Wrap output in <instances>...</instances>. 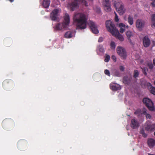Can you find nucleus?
I'll list each match as a JSON object with an SVG mask.
<instances>
[{"label": "nucleus", "instance_id": "obj_1", "mask_svg": "<svg viewBox=\"0 0 155 155\" xmlns=\"http://www.w3.org/2000/svg\"><path fill=\"white\" fill-rule=\"evenodd\" d=\"M73 19L77 29H84L86 28L87 19L85 14L82 13H75Z\"/></svg>", "mask_w": 155, "mask_h": 155}, {"label": "nucleus", "instance_id": "obj_2", "mask_svg": "<svg viewBox=\"0 0 155 155\" xmlns=\"http://www.w3.org/2000/svg\"><path fill=\"white\" fill-rule=\"evenodd\" d=\"M64 23L61 24L58 23L57 24L54 28V30H60L63 28H65L70 23L69 16L67 13H66L64 18Z\"/></svg>", "mask_w": 155, "mask_h": 155}, {"label": "nucleus", "instance_id": "obj_3", "mask_svg": "<svg viewBox=\"0 0 155 155\" xmlns=\"http://www.w3.org/2000/svg\"><path fill=\"white\" fill-rule=\"evenodd\" d=\"M105 24L107 29L108 31L112 35H115L117 30L113 22L110 20H107L106 21Z\"/></svg>", "mask_w": 155, "mask_h": 155}, {"label": "nucleus", "instance_id": "obj_4", "mask_svg": "<svg viewBox=\"0 0 155 155\" xmlns=\"http://www.w3.org/2000/svg\"><path fill=\"white\" fill-rule=\"evenodd\" d=\"M78 2H81L86 6H88L87 3L85 0H74L70 4V6L71 11H73L78 8Z\"/></svg>", "mask_w": 155, "mask_h": 155}, {"label": "nucleus", "instance_id": "obj_5", "mask_svg": "<svg viewBox=\"0 0 155 155\" xmlns=\"http://www.w3.org/2000/svg\"><path fill=\"white\" fill-rule=\"evenodd\" d=\"M143 102L150 110L153 111L155 110L153 103L150 99L144 98L143 100Z\"/></svg>", "mask_w": 155, "mask_h": 155}, {"label": "nucleus", "instance_id": "obj_6", "mask_svg": "<svg viewBox=\"0 0 155 155\" xmlns=\"http://www.w3.org/2000/svg\"><path fill=\"white\" fill-rule=\"evenodd\" d=\"M117 54L123 59H125L127 57V53L124 48L120 46L117 47Z\"/></svg>", "mask_w": 155, "mask_h": 155}, {"label": "nucleus", "instance_id": "obj_7", "mask_svg": "<svg viewBox=\"0 0 155 155\" xmlns=\"http://www.w3.org/2000/svg\"><path fill=\"white\" fill-rule=\"evenodd\" d=\"M89 25L93 33L95 34H98L99 33V31L97 28V26L95 22L92 21H90L89 22Z\"/></svg>", "mask_w": 155, "mask_h": 155}, {"label": "nucleus", "instance_id": "obj_8", "mask_svg": "<svg viewBox=\"0 0 155 155\" xmlns=\"http://www.w3.org/2000/svg\"><path fill=\"white\" fill-rule=\"evenodd\" d=\"M59 10L57 9L54 10L50 15V18L53 21H56L58 18Z\"/></svg>", "mask_w": 155, "mask_h": 155}, {"label": "nucleus", "instance_id": "obj_9", "mask_svg": "<svg viewBox=\"0 0 155 155\" xmlns=\"http://www.w3.org/2000/svg\"><path fill=\"white\" fill-rule=\"evenodd\" d=\"M13 84V82L10 79H6L2 83V85L4 89L10 87Z\"/></svg>", "mask_w": 155, "mask_h": 155}, {"label": "nucleus", "instance_id": "obj_10", "mask_svg": "<svg viewBox=\"0 0 155 155\" xmlns=\"http://www.w3.org/2000/svg\"><path fill=\"white\" fill-rule=\"evenodd\" d=\"M143 44L145 47H148L150 44V41L147 36H145L143 39Z\"/></svg>", "mask_w": 155, "mask_h": 155}, {"label": "nucleus", "instance_id": "obj_11", "mask_svg": "<svg viewBox=\"0 0 155 155\" xmlns=\"http://www.w3.org/2000/svg\"><path fill=\"white\" fill-rule=\"evenodd\" d=\"M145 22L144 21L140 19H138L136 21V26L137 28L141 29L144 26Z\"/></svg>", "mask_w": 155, "mask_h": 155}, {"label": "nucleus", "instance_id": "obj_12", "mask_svg": "<svg viewBox=\"0 0 155 155\" xmlns=\"http://www.w3.org/2000/svg\"><path fill=\"white\" fill-rule=\"evenodd\" d=\"M112 2H114V6L116 9L121 7V5H124L121 1L120 0H112Z\"/></svg>", "mask_w": 155, "mask_h": 155}, {"label": "nucleus", "instance_id": "obj_13", "mask_svg": "<svg viewBox=\"0 0 155 155\" xmlns=\"http://www.w3.org/2000/svg\"><path fill=\"white\" fill-rule=\"evenodd\" d=\"M110 88L113 91H117L121 89L120 86L117 84L111 83L110 85Z\"/></svg>", "mask_w": 155, "mask_h": 155}, {"label": "nucleus", "instance_id": "obj_14", "mask_svg": "<svg viewBox=\"0 0 155 155\" xmlns=\"http://www.w3.org/2000/svg\"><path fill=\"white\" fill-rule=\"evenodd\" d=\"M130 126L133 129H135L139 127V124L137 120L133 119L131 120Z\"/></svg>", "mask_w": 155, "mask_h": 155}, {"label": "nucleus", "instance_id": "obj_15", "mask_svg": "<svg viewBox=\"0 0 155 155\" xmlns=\"http://www.w3.org/2000/svg\"><path fill=\"white\" fill-rule=\"evenodd\" d=\"M147 144L150 148H152L155 146V140L152 138L149 139Z\"/></svg>", "mask_w": 155, "mask_h": 155}, {"label": "nucleus", "instance_id": "obj_16", "mask_svg": "<svg viewBox=\"0 0 155 155\" xmlns=\"http://www.w3.org/2000/svg\"><path fill=\"white\" fill-rule=\"evenodd\" d=\"M114 35L116 38H118L121 41H123L124 40L123 36L119 33L117 30L115 32V35Z\"/></svg>", "mask_w": 155, "mask_h": 155}, {"label": "nucleus", "instance_id": "obj_17", "mask_svg": "<svg viewBox=\"0 0 155 155\" xmlns=\"http://www.w3.org/2000/svg\"><path fill=\"white\" fill-rule=\"evenodd\" d=\"M116 10L117 12L120 15H123L125 12V9L124 5H121V7Z\"/></svg>", "mask_w": 155, "mask_h": 155}, {"label": "nucleus", "instance_id": "obj_18", "mask_svg": "<svg viewBox=\"0 0 155 155\" xmlns=\"http://www.w3.org/2000/svg\"><path fill=\"white\" fill-rule=\"evenodd\" d=\"M145 129L147 130L152 131L155 129V124H148L145 127Z\"/></svg>", "mask_w": 155, "mask_h": 155}, {"label": "nucleus", "instance_id": "obj_19", "mask_svg": "<svg viewBox=\"0 0 155 155\" xmlns=\"http://www.w3.org/2000/svg\"><path fill=\"white\" fill-rule=\"evenodd\" d=\"M126 35L130 43L132 44V42L130 39L131 37L133 36L132 33L130 31H128L126 32Z\"/></svg>", "mask_w": 155, "mask_h": 155}, {"label": "nucleus", "instance_id": "obj_20", "mask_svg": "<svg viewBox=\"0 0 155 155\" xmlns=\"http://www.w3.org/2000/svg\"><path fill=\"white\" fill-rule=\"evenodd\" d=\"M50 3V0H43L42 5L45 8H48L49 7Z\"/></svg>", "mask_w": 155, "mask_h": 155}, {"label": "nucleus", "instance_id": "obj_21", "mask_svg": "<svg viewBox=\"0 0 155 155\" xmlns=\"http://www.w3.org/2000/svg\"><path fill=\"white\" fill-rule=\"evenodd\" d=\"M112 71L114 76L117 77H120V74L118 70L114 69L112 70Z\"/></svg>", "mask_w": 155, "mask_h": 155}, {"label": "nucleus", "instance_id": "obj_22", "mask_svg": "<svg viewBox=\"0 0 155 155\" xmlns=\"http://www.w3.org/2000/svg\"><path fill=\"white\" fill-rule=\"evenodd\" d=\"M128 22L130 25H132L134 23V19L133 16L131 15H129L128 18Z\"/></svg>", "mask_w": 155, "mask_h": 155}, {"label": "nucleus", "instance_id": "obj_23", "mask_svg": "<svg viewBox=\"0 0 155 155\" xmlns=\"http://www.w3.org/2000/svg\"><path fill=\"white\" fill-rule=\"evenodd\" d=\"M12 121L10 119H5L4 120L2 123V125L3 126L5 125V124H8L11 122H12Z\"/></svg>", "mask_w": 155, "mask_h": 155}, {"label": "nucleus", "instance_id": "obj_24", "mask_svg": "<svg viewBox=\"0 0 155 155\" xmlns=\"http://www.w3.org/2000/svg\"><path fill=\"white\" fill-rule=\"evenodd\" d=\"M64 37L66 38H70L72 37V33L70 31L66 32L65 35Z\"/></svg>", "mask_w": 155, "mask_h": 155}, {"label": "nucleus", "instance_id": "obj_25", "mask_svg": "<svg viewBox=\"0 0 155 155\" xmlns=\"http://www.w3.org/2000/svg\"><path fill=\"white\" fill-rule=\"evenodd\" d=\"M104 9L107 12H110L111 10L110 6V4H108L107 5H105L104 6Z\"/></svg>", "mask_w": 155, "mask_h": 155}, {"label": "nucleus", "instance_id": "obj_26", "mask_svg": "<svg viewBox=\"0 0 155 155\" xmlns=\"http://www.w3.org/2000/svg\"><path fill=\"white\" fill-rule=\"evenodd\" d=\"M151 17L152 22V27L153 28H154V27H155V14H153Z\"/></svg>", "mask_w": 155, "mask_h": 155}, {"label": "nucleus", "instance_id": "obj_27", "mask_svg": "<svg viewBox=\"0 0 155 155\" xmlns=\"http://www.w3.org/2000/svg\"><path fill=\"white\" fill-rule=\"evenodd\" d=\"M149 86H150L151 87H150V92L152 94L155 95V87H153L151 86V84L150 83H149Z\"/></svg>", "mask_w": 155, "mask_h": 155}, {"label": "nucleus", "instance_id": "obj_28", "mask_svg": "<svg viewBox=\"0 0 155 155\" xmlns=\"http://www.w3.org/2000/svg\"><path fill=\"white\" fill-rule=\"evenodd\" d=\"M97 49L102 53H104V50L101 45H99L97 46Z\"/></svg>", "mask_w": 155, "mask_h": 155}, {"label": "nucleus", "instance_id": "obj_29", "mask_svg": "<svg viewBox=\"0 0 155 155\" xmlns=\"http://www.w3.org/2000/svg\"><path fill=\"white\" fill-rule=\"evenodd\" d=\"M123 82L126 84H128L130 82V80L127 77H124L123 78Z\"/></svg>", "mask_w": 155, "mask_h": 155}, {"label": "nucleus", "instance_id": "obj_30", "mask_svg": "<svg viewBox=\"0 0 155 155\" xmlns=\"http://www.w3.org/2000/svg\"><path fill=\"white\" fill-rule=\"evenodd\" d=\"M140 133L142 135L143 137H146L147 136V134L145 133L144 130L143 129H142L140 131Z\"/></svg>", "mask_w": 155, "mask_h": 155}, {"label": "nucleus", "instance_id": "obj_31", "mask_svg": "<svg viewBox=\"0 0 155 155\" xmlns=\"http://www.w3.org/2000/svg\"><path fill=\"white\" fill-rule=\"evenodd\" d=\"M139 74L138 70H134V77L135 78L137 77L139 75Z\"/></svg>", "mask_w": 155, "mask_h": 155}, {"label": "nucleus", "instance_id": "obj_32", "mask_svg": "<svg viewBox=\"0 0 155 155\" xmlns=\"http://www.w3.org/2000/svg\"><path fill=\"white\" fill-rule=\"evenodd\" d=\"M147 66L149 68L150 70H152L153 67V65L152 63H148L147 64Z\"/></svg>", "mask_w": 155, "mask_h": 155}, {"label": "nucleus", "instance_id": "obj_33", "mask_svg": "<svg viewBox=\"0 0 155 155\" xmlns=\"http://www.w3.org/2000/svg\"><path fill=\"white\" fill-rule=\"evenodd\" d=\"M110 59V56L108 55H106V56L104 59V61L107 62H108Z\"/></svg>", "mask_w": 155, "mask_h": 155}, {"label": "nucleus", "instance_id": "obj_34", "mask_svg": "<svg viewBox=\"0 0 155 155\" xmlns=\"http://www.w3.org/2000/svg\"><path fill=\"white\" fill-rule=\"evenodd\" d=\"M110 45L111 48H112L114 49L115 48L116 45L114 42L112 41L110 43Z\"/></svg>", "mask_w": 155, "mask_h": 155}, {"label": "nucleus", "instance_id": "obj_35", "mask_svg": "<svg viewBox=\"0 0 155 155\" xmlns=\"http://www.w3.org/2000/svg\"><path fill=\"white\" fill-rule=\"evenodd\" d=\"M104 73L106 75L109 77L110 76V72L107 69L105 70L104 71Z\"/></svg>", "mask_w": 155, "mask_h": 155}, {"label": "nucleus", "instance_id": "obj_36", "mask_svg": "<svg viewBox=\"0 0 155 155\" xmlns=\"http://www.w3.org/2000/svg\"><path fill=\"white\" fill-rule=\"evenodd\" d=\"M115 15V21L116 22H117L119 21V19L118 18V15H117V13L114 12Z\"/></svg>", "mask_w": 155, "mask_h": 155}, {"label": "nucleus", "instance_id": "obj_37", "mask_svg": "<svg viewBox=\"0 0 155 155\" xmlns=\"http://www.w3.org/2000/svg\"><path fill=\"white\" fill-rule=\"evenodd\" d=\"M141 112V110L140 109H138L135 111V112L134 113V114H140Z\"/></svg>", "mask_w": 155, "mask_h": 155}, {"label": "nucleus", "instance_id": "obj_38", "mask_svg": "<svg viewBox=\"0 0 155 155\" xmlns=\"http://www.w3.org/2000/svg\"><path fill=\"white\" fill-rule=\"evenodd\" d=\"M24 142L23 140H19L18 141L17 143V145L18 146H19L21 145H22L23 144V142Z\"/></svg>", "mask_w": 155, "mask_h": 155}, {"label": "nucleus", "instance_id": "obj_39", "mask_svg": "<svg viewBox=\"0 0 155 155\" xmlns=\"http://www.w3.org/2000/svg\"><path fill=\"white\" fill-rule=\"evenodd\" d=\"M146 117L147 119H150L151 118V116L150 114H147L146 115Z\"/></svg>", "mask_w": 155, "mask_h": 155}, {"label": "nucleus", "instance_id": "obj_40", "mask_svg": "<svg viewBox=\"0 0 155 155\" xmlns=\"http://www.w3.org/2000/svg\"><path fill=\"white\" fill-rule=\"evenodd\" d=\"M125 25L123 23H120L119 24V27L120 28L125 27Z\"/></svg>", "mask_w": 155, "mask_h": 155}, {"label": "nucleus", "instance_id": "obj_41", "mask_svg": "<svg viewBox=\"0 0 155 155\" xmlns=\"http://www.w3.org/2000/svg\"><path fill=\"white\" fill-rule=\"evenodd\" d=\"M120 69L121 71H124V66H120Z\"/></svg>", "mask_w": 155, "mask_h": 155}, {"label": "nucleus", "instance_id": "obj_42", "mask_svg": "<svg viewBox=\"0 0 155 155\" xmlns=\"http://www.w3.org/2000/svg\"><path fill=\"white\" fill-rule=\"evenodd\" d=\"M150 5L153 7L155 8V1H153V2L151 3Z\"/></svg>", "mask_w": 155, "mask_h": 155}, {"label": "nucleus", "instance_id": "obj_43", "mask_svg": "<svg viewBox=\"0 0 155 155\" xmlns=\"http://www.w3.org/2000/svg\"><path fill=\"white\" fill-rule=\"evenodd\" d=\"M125 30V29H124L123 28H120V32L121 33H123L124 31Z\"/></svg>", "mask_w": 155, "mask_h": 155}, {"label": "nucleus", "instance_id": "obj_44", "mask_svg": "<svg viewBox=\"0 0 155 155\" xmlns=\"http://www.w3.org/2000/svg\"><path fill=\"white\" fill-rule=\"evenodd\" d=\"M103 40V38L102 37H100L99 38L98 41L100 42H102Z\"/></svg>", "mask_w": 155, "mask_h": 155}, {"label": "nucleus", "instance_id": "obj_45", "mask_svg": "<svg viewBox=\"0 0 155 155\" xmlns=\"http://www.w3.org/2000/svg\"><path fill=\"white\" fill-rule=\"evenodd\" d=\"M105 1L106 2L105 5H107L108 4H110L109 0H105Z\"/></svg>", "mask_w": 155, "mask_h": 155}, {"label": "nucleus", "instance_id": "obj_46", "mask_svg": "<svg viewBox=\"0 0 155 155\" xmlns=\"http://www.w3.org/2000/svg\"><path fill=\"white\" fill-rule=\"evenodd\" d=\"M112 58L113 60H115V61H116V58L115 56L112 55Z\"/></svg>", "mask_w": 155, "mask_h": 155}, {"label": "nucleus", "instance_id": "obj_47", "mask_svg": "<svg viewBox=\"0 0 155 155\" xmlns=\"http://www.w3.org/2000/svg\"><path fill=\"white\" fill-rule=\"evenodd\" d=\"M143 114L146 115V114L147 113L146 110H144L143 111Z\"/></svg>", "mask_w": 155, "mask_h": 155}, {"label": "nucleus", "instance_id": "obj_48", "mask_svg": "<svg viewBox=\"0 0 155 155\" xmlns=\"http://www.w3.org/2000/svg\"><path fill=\"white\" fill-rule=\"evenodd\" d=\"M143 73L144 74L146 75H147V72H146V71H145V70H143Z\"/></svg>", "mask_w": 155, "mask_h": 155}, {"label": "nucleus", "instance_id": "obj_49", "mask_svg": "<svg viewBox=\"0 0 155 155\" xmlns=\"http://www.w3.org/2000/svg\"><path fill=\"white\" fill-rule=\"evenodd\" d=\"M153 65L155 66V58H154L153 60Z\"/></svg>", "mask_w": 155, "mask_h": 155}, {"label": "nucleus", "instance_id": "obj_50", "mask_svg": "<svg viewBox=\"0 0 155 155\" xmlns=\"http://www.w3.org/2000/svg\"><path fill=\"white\" fill-rule=\"evenodd\" d=\"M11 2H13L14 0H9Z\"/></svg>", "mask_w": 155, "mask_h": 155}, {"label": "nucleus", "instance_id": "obj_51", "mask_svg": "<svg viewBox=\"0 0 155 155\" xmlns=\"http://www.w3.org/2000/svg\"><path fill=\"white\" fill-rule=\"evenodd\" d=\"M148 155H155L154 154H151L149 153H148Z\"/></svg>", "mask_w": 155, "mask_h": 155}, {"label": "nucleus", "instance_id": "obj_52", "mask_svg": "<svg viewBox=\"0 0 155 155\" xmlns=\"http://www.w3.org/2000/svg\"><path fill=\"white\" fill-rule=\"evenodd\" d=\"M129 27V26L127 25L126 26V28H128Z\"/></svg>", "mask_w": 155, "mask_h": 155}, {"label": "nucleus", "instance_id": "obj_53", "mask_svg": "<svg viewBox=\"0 0 155 155\" xmlns=\"http://www.w3.org/2000/svg\"><path fill=\"white\" fill-rule=\"evenodd\" d=\"M89 1H92V0H88Z\"/></svg>", "mask_w": 155, "mask_h": 155}, {"label": "nucleus", "instance_id": "obj_54", "mask_svg": "<svg viewBox=\"0 0 155 155\" xmlns=\"http://www.w3.org/2000/svg\"><path fill=\"white\" fill-rule=\"evenodd\" d=\"M154 135L155 136V131L154 132Z\"/></svg>", "mask_w": 155, "mask_h": 155}, {"label": "nucleus", "instance_id": "obj_55", "mask_svg": "<svg viewBox=\"0 0 155 155\" xmlns=\"http://www.w3.org/2000/svg\"><path fill=\"white\" fill-rule=\"evenodd\" d=\"M154 84H155V81H154Z\"/></svg>", "mask_w": 155, "mask_h": 155}]
</instances>
